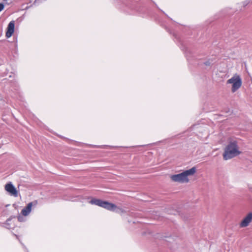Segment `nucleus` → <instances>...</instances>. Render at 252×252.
I'll list each match as a JSON object with an SVG mask.
<instances>
[{
  "instance_id": "f257e3e1",
  "label": "nucleus",
  "mask_w": 252,
  "mask_h": 252,
  "mask_svg": "<svg viewBox=\"0 0 252 252\" xmlns=\"http://www.w3.org/2000/svg\"><path fill=\"white\" fill-rule=\"evenodd\" d=\"M196 168L193 167L189 170L182 172L181 173L172 175L170 176V178L172 181L175 182L187 183L189 182L188 176L193 175L196 172Z\"/></svg>"
},
{
  "instance_id": "f03ea898",
  "label": "nucleus",
  "mask_w": 252,
  "mask_h": 252,
  "mask_svg": "<svg viewBox=\"0 0 252 252\" xmlns=\"http://www.w3.org/2000/svg\"><path fill=\"white\" fill-rule=\"evenodd\" d=\"M240 154L238 150L237 143L236 141L230 142L225 147L223 154L224 160H228L236 157Z\"/></svg>"
},
{
  "instance_id": "7ed1b4c3",
  "label": "nucleus",
  "mask_w": 252,
  "mask_h": 252,
  "mask_svg": "<svg viewBox=\"0 0 252 252\" xmlns=\"http://www.w3.org/2000/svg\"><path fill=\"white\" fill-rule=\"evenodd\" d=\"M90 203L92 204H94L95 205L103 207L108 210L116 212L117 213H123L124 211L112 203H110L106 201H103L101 199L93 198L90 201Z\"/></svg>"
},
{
  "instance_id": "20e7f679",
  "label": "nucleus",
  "mask_w": 252,
  "mask_h": 252,
  "mask_svg": "<svg viewBox=\"0 0 252 252\" xmlns=\"http://www.w3.org/2000/svg\"><path fill=\"white\" fill-rule=\"evenodd\" d=\"M227 84H232L231 91L232 93L235 92L242 86V79L239 75L235 74L231 78L227 81Z\"/></svg>"
},
{
  "instance_id": "39448f33",
  "label": "nucleus",
  "mask_w": 252,
  "mask_h": 252,
  "mask_svg": "<svg viewBox=\"0 0 252 252\" xmlns=\"http://www.w3.org/2000/svg\"><path fill=\"white\" fill-rule=\"evenodd\" d=\"M5 189L11 195L15 197L18 196V191L11 183L5 185Z\"/></svg>"
},
{
  "instance_id": "423d86ee",
  "label": "nucleus",
  "mask_w": 252,
  "mask_h": 252,
  "mask_svg": "<svg viewBox=\"0 0 252 252\" xmlns=\"http://www.w3.org/2000/svg\"><path fill=\"white\" fill-rule=\"evenodd\" d=\"M15 28V22L14 21H11L8 24L7 30L5 34V36L7 38L11 37L14 32Z\"/></svg>"
},
{
  "instance_id": "0eeeda50",
  "label": "nucleus",
  "mask_w": 252,
  "mask_h": 252,
  "mask_svg": "<svg viewBox=\"0 0 252 252\" xmlns=\"http://www.w3.org/2000/svg\"><path fill=\"white\" fill-rule=\"evenodd\" d=\"M252 220V213H249L242 220L240 223L241 227H245L249 225Z\"/></svg>"
},
{
  "instance_id": "6e6552de",
  "label": "nucleus",
  "mask_w": 252,
  "mask_h": 252,
  "mask_svg": "<svg viewBox=\"0 0 252 252\" xmlns=\"http://www.w3.org/2000/svg\"><path fill=\"white\" fill-rule=\"evenodd\" d=\"M32 206V202L29 203L26 207L22 209L21 212L22 214L24 216L28 215L31 212Z\"/></svg>"
},
{
  "instance_id": "1a4fd4ad",
  "label": "nucleus",
  "mask_w": 252,
  "mask_h": 252,
  "mask_svg": "<svg viewBox=\"0 0 252 252\" xmlns=\"http://www.w3.org/2000/svg\"><path fill=\"white\" fill-rule=\"evenodd\" d=\"M10 220H11L10 219H8L6 220V222L5 223V227L8 229H10L11 228L10 226L9 225V221H10Z\"/></svg>"
},
{
  "instance_id": "9d476101",
  "label": "nucleus",
  "mask_w": 252,
  "mask_h": 252,
  "mask_svg": "<svg viewBox=\"0 0 252 252\" xmlns=\"http://www.w3.org/2000/svg\"><path fill=\"white\" fill-rule=\"evenodd\" d=\"M4 8V5L2 3H0V12Z\"/></svg>"
},
{
  "instance_id": "9b49d317",
  "label": "nucleus",
  "mask_w": 252,
  "mask_h": 252,
  "mask_svg": "<svg viewBox=\"0 0 252 252\" xmlns=\"http://www.w3.org/2000/svg\"><path fill=\"white\" fill-rule=\"evenodd\" d=\"M203 63L206 66H210L211 64V63L209 60Z\"/></svg>"
},
{
  "instance_id": "f8f14e48",
  "label": "nucleus",
  "mask_w": 252,
  "mask_h": 252,
  "mask_svg": "<svg viewBox=\"0 0 252 252\" xmlns=\"http://www.w3.org/2000/svg\"><path fill=\"white\" fill-rule=\"evenodd\" d=\"M15 236L16 237L17 239H19L18 236L17 235H15Z\"/></svg>"
},
{
  "instance_id": "ddd939ff",
  "label": "nucleus",
  "mask_w": 252,
  "mask_h": 252,
  "mask_svg": "<svg viewBox=\"0 0 252 252\" xmlns=\"http://www.w3.org/2000/svg\"><path fill=\"white\" fill-rule=\"evenodd\" d=\"M26 250L28 252L27 249L25 248Z\"/></svg>"
}]
</instances>
